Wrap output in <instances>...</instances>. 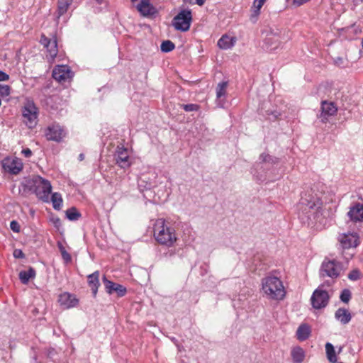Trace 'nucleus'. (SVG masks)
Listing matches in <instances>:
<instances>
[{
  "instance_id": "obj_18",
  "label": "nucleus",
  "mask_w": 363,
  "mask_h": 363,
  "mask_svg": "<svg viewBox=\"0 0 363 363\" xmlns=\"http://www.w3.org/2000/svg\"><path fill=\"white\" fill-rule=\"evenodd\" d=\"M58 301L64 308L74 307L78 303V299L69 293L65 292L59 296Z\"/></svg>"
},
{
  "instance_id": "obj_45",
  "label": "nucleus",
  "mask_w": 363,
  "mask_h": 363,
  "mask_svg": "<svg viewBox=\"0 0 363 363\" xmlns=\"http://www.w3.org/2000/svg\"><path fill=\"white\" fill-rule=\"evenodd\" d=\"M56 354L55 350L52 347H50L47 352V357L50 359H52Z\"/></svg>"
},
{
  "instance_id": "obj_3",
  "label": "nucleus",
  "mask_w": 363,
  "mask_h": 363,
  "mask_svg": "<svg viewBox=\"0 0 363 363\" xmlns=\"http://www.w3.org/2000/svg\"><path fill=\"white\" fill-rule=\"evenodd\" d=\"M320 204L319 194L315 193L313 188H311L301 193L298 208L310 219L311 211L319 208Z\"/></svg>"
},
{
  "instance_id": "obj_50",
  "label": "nucleus",
  "mask_w": 363,
  "mask_h": 363,
  "mask_svg": "<svg viewBox=\"0 0 363 363\" xmlns=\"http://www.w3.org/2000/svg\"><path fill=\"white\" fill-rule=\"evenodd\" d=\"M201 274L203 275L205 273H207L208 266L206 264H203V265L201 266Z\"/></svg>"
},
{
  "instance_id": "obj_16",
  "label": "nucleus",
  "mask_w": 363,
  "mask_h": 363,
  "mask_svg": "<svg viewBox=\"0 0 363 363\" xmlns=\"http://www.w3.org/2000/svg\"><path fill=\"white\" fill-rule=\"evenodd\" d=\"M347 215L350 220L354 223L363 221V204L359 202L354 203L350 207Z\"/></svg>"
},
{
  "instance_id": "obj_40",
  "label": "nucleus",
  "mask_w": 363,
  "mask_h": 363,
  "mask_svg": "<svg viewBox=\"0 0 363 363\" xmlns=\"http://www.w3.org/2000/svg\"><path fill=\"white\" fill-rule=\"evenodd\" d=\"M267 115L268 116L269 120L274 121L279 118L281 113L277 110H267Z\"/></svg>"
},
{
  "instance_id": "obj_52",
  "label": "nucleus",
  "mask_w": 363,
  "mask_h": 363,
  "mask_svg": "<svg viewBox=\"0 0 363 363\" xmlns=\"http://www.w3.org/2000/svg\"><path fill=\"white\" fill-rule=\"evenodd\" d=\"M335 64L336 65H340L342 62V58L341 57H337L336 60H335Z\"/></svg>"
},
{
  "instance_id": "obj_9",
  "label": "nucleus",
  "mask_w": 363,
  "mask_h": 363,
  "mask_svg": "<svg viewBox=\"0 0 363 363\" xmlns=\"http://www.w3.org/2000/svg\"><path fill=\"white\" fill-rule=\"evenodd\" d=\"M330 298L327 291L318 287L311 297V305L315 309L324 308L328 306Z\"/></svg>"
},
{
  "instance_id": "obj_19",
  "label": "nucleus",
  "mask_w": 363,
  "mask_h": 363,
  "mask_svg": "<svg viewBox=\"0 0 363 363\" xmlns=\"http://www.w3.org/2000/svg\"><path fill=\"white\" fill-rule=\"evenodd\" d=\"M228 82L223 81L218 84L216 86V98L217 104L219 107L223 108L225 106V98L226 96V89L228 86Z\"/></svg>"
},
{
  "instance_id": "obj_47",
  "label": "nucleus",
  "mask_w": 363,
  "mask_h": 363,
  "mask_svg": "<svg viewBox=\"0 0 363 363\" xmlns=\"http://www.w3.org/2000/svg\"><path fill=\"white\" fill-rule=\"evenodd\" d=\"M21 152L27 158L31 157L32 155V151L29 148L23 149Z\"/></svg>"
},
{
  "instance_id": "obj_41",
  "label": "nucleus",
  "mask_w": 363,
  "mask_h": 363,
  "mask_svg": "<svg viewBox=\"0 0 363 363\" xmlns=\"http://www.w3.org/2000/svg\"><path fill=\"white\" fill-rule=\"evenodd\" d=\"M10 228L15 233H18L20 231V225L16 220H13L11 221Z\"/></svg>"
},
{
  "instance_id": "obj_29",
  "label": "nucleus",
  "mask_w": 363,
  "mask_h": 363,
  "mask_svg": "<svg viewBox=\"0 0 363 363\" xmlns=\"http://www.w3.org/2000/svg\"><path fill=\"white\" fill-rule=\"evenodd\" d=\"M325 347L328 361L331 363H336L337 356L333 344H331L330 342H327Z\"/></svg>"
},
{
  "instance_id": "obj_31",
  "label": "nucleus",
  "mask_w": 363,
  "mask_h": 363,
  "mask_svg": "<svg viewBox=\"0 0 363 363\" xmlns=\"http://www.w3.org/2000/svg\"><path fill=\"white\" fill-rule=\"evenodd\" d=\"M65 213L67 218L71 221L77 220L82 216L81 213L75 207L67 209Z\"/></svg>"
},
{
  "instance_id": "obj_43",
  "label": "nucleus",
  "mask_w": 363,
  "mask_h": 363,
  "mask_svg": "<svg viewBox=\"0 0 363 363\" xmlns=\"http://www.w3.org/2000/svg\"><path fill=\"white\" fill-rule=\"evenodd\" d=\"M50 221L53 223L54 226L57 228H59L61 226V220L57 216H52L50 218Z\"/></svg>"
},
{
  "instance_id": "obj_30",
  "label": "nucleus",
  "mask_w": 363,
  "mask_h": 363,
  "mask_svg": "<svg viewBox=\"0 0 363 363\" xmlns=\"http://www.w3.org/2000/svg\"><path fill=\"white\" fill-rule=\"evenodd\" d=\"M51 201L55 210L59 211L61 209L63 200L60 193L55 192L51 196Z\"/></svg>"
},
{
  "instance_id": "obj_13",
  "label": "nucleus",
  "mask_w": 363,
  "mask_h": 363,
  "mask_svg": "<svg viewBox=\"0 0 363 363\" xmlns=\"http://www.w3.org/2000/svg\"><path fill=\"white\" fill-rule=\"evenodd\" d=\"M116 164L123 169H126L131 165L128 150L124 147H117L115 154Z\"/></svg>"
},
{
  "instance_id": "obj_20",
  "label": "nucleus",
  "mask_w": 363,
  "mask_h": 363,
  "mask_svg": "<svg viewBox=\"0 0 363 363\" xmlns=\"http://www.w3.org/2000/svg\"><path fill=\"white\" fill-rule=\"evenodd\" d=\"M99 275V272L96 271L94 273L87 276L88 285L91 288L94 297H96L98 289L100 286Z\"/></svg>"
},
{
  "instance_id": "obj_17",
  "label": "nucleus",
  "mask_w": 363,
  "mask_h": 363,
  "mask_svg": "<svg viewBox=\"0 0 363 363\" xmlns=\"http://www.w3.org/2000/svg\"><path fill=\"white\" fill-rule=\"evenodd\" d=\"M64 130L58 124H54L48 128L45 133L48 140L60 142L63 137Z\"/></svg>"
},
{
  "instance_id": "obj_27",
  "label": "nucleus",
  "mask_w": 363,
  "mask_h": 363,
  "mask_svg": "<svg viewBox=\"0 0 363 363\" xmlns=\"http://www.w3.org/2000/svg\"><path fill=\"white\" fill-rule=\"evenodd\" d=\"M293 363H302L305 358V352L301 347H294L291 352Z\"/></svg>"
},
{
  "instance_id": "obj_12",
  "label": "nucleus",
  "mask_w": 363,
  "mask_h": 363,
  "mask_svg": "<svg viewBox=\"0 0 363 363\" xmlns=\"http://www.w3.org/2000/svg\"><path fill=\"white\" fill-rule=\"evenodd\" d=\"M103 283L104 284L106 291L108 294L116 293L118 297H123L127 292V289L124 286L108 280L106 276L103 277Z\"/></svg>"
},
{
  "instance_id": "obj_37",
  "label": "nucleus",
  "mask_w": 363,
  "mask_h": 363,
  "mask_svg": "<svg viewBox=\"0 0 363 363\" xmlns=\"http://www.w3.org/2000/svg\"><path fill=\"white\" fill-rule=\"evenodd\" d=\"M181 107L186 112L196 111L199 109V106L196 104H182Z\"/></svg>"
},
{
  "instance_id": "obj_55",
  "label": "nucleus",
  "mask_w": 363,
  "mask_h": 363,
  "mask_svg": "<svg viewBox=\"0 0 363 363\" xmlns=\"http://www.w3.org/2000/svg\"><path fill=\"white\" fill-rule=\"evenodd\" d=\"M98 4H102L104 0H95Z\"/></svg>"
},
{
  "instance_id": "obj_53",
  "label": "nucleus",
  "mask_w": 363,
  "mask_h": 363,
  "mask_svg": "<svg viewBox=\"0 0 363 363\" xmlns=\"http://www.w3.org/2000/svg\"><path fill=\"white\" fill-rule=\"evenodd\" d=\"M205 2V0H196V3L199 5V6H202L203 5Z\"/></svg>"
},
{
  "instance_id": "obj_34",
  "label": "nucleus",
  "mask_w": 363,
  "mask_h": 363,
  "mask_svg": "<svg viewBox=\"0 0 363 363\" xmlns=\"http://www.w3.org/2000/svg\"><path fill=\"white\" fill-rule=\"evenodd\" d=\"M58 248L60 251L62 257L65 263H69L72 261V257L69 252H67L61 242L57 243Z\"/></svg>"
},
{
  "instance_id": "obj_57",
  "label": "nucleus",
  "mask_w": 363,
  "mask_h": 363,
  "mask_svg": "<svg viewBox=\"0 0 363 363\" xmlns=\"http://www.w3.org/2000/svg\"><path fill=\"white\" fill-rule=\"evenodd\" d=\"M184 1L189 3V4L192 3V0H184Z\"/></svg>"
},
{
  "instance_id": "obj_6",
  "label": "nucleus",
  "mask_w": 363,
  "mask_h": 363,
  "mask_svg": "<svg viewBox=\"0 0 363 363\" xmlns=\"http://www.w3.org/2000/svg\"><path fill=\"white\" fill-rule=\"evenodd\" d=\"M21 111L23 122L29 128H34L37 124L38 108L33 100L26 98Z\"/></svg>"
},
{
  "instance_id": "obj_23",
  "label": "nucleus",
  "mask_w": 363,
  "mask_h": 363,
  "mask_svg": "<svg viewBox=\"0 0 363 363\" xmlns=\"http://www.w3.org/2000/svg\"><path fill=\"white\" fill-rule=\"evenodd\" d=\"M335 318L342 325H346L350 322L352 315L347 309L339 308L335 313Z\"/></svg>"
},
{
  "instance_id": "obj_22",
  "label": "nucleus",
  "mask_w": 363,
  "mask_h": 363,
  "mask_svg": "<svg viewBox=\"0 0 363 363\" xmlns=\"http://www.w3.org/2000/svg\"><path fill=\"white\" fill-rule=\"evenodd\" d=\"M72 1L73 0H57V9L55 13L57 21L67 12L69 6L72 4Z\"/></svg>"
},
{
  "instance_id": "obj_46",
  "label": "nucleus",
  "mask_w": 363,
  "mask_h": 363,
  "mask_svg": "<svg viewBox=\"0 0 363 363\" xmlns=\"http://www.w3.org/2000/svg\"><path fill=\"white\" fill-rule=\"evenodd\" d=\"M9 79V75L6 72L0 70V81L4 82L7 81Z\"/></svg>"
},
{
  "instance_id": "obj_15",
  "label": "nucleus",
  "mask_w": 363,
  "mask_h": 363,
  "mask_svg": "<svg viewBox=\"0 0 363 363\" xmlns=\"http://www.w3.org/2000/svg\"><path fill=\"white\" fill-rule=\"evenodd\" d=\"M136 9L142 16L153 17L157 13V9L150 4L149 0H141Z\"/></svg>"
},
{
  "instance_id": "obj_56",
  "label": "nucleus",
  "mask_w": 363,
  "mask_h": 363,
  "mask_svg": "<svg viewBox=\"0 0 363 363\" xmlns=\"http://www.w3.org/2000/svg\"><path fill=\"white\" fill-rule=\"evenodd\" d=\"M354 1H356L357 4L363 2V0H354Z\"/></svg>"
},
{
  "instance_id": "obj_8",
  "label": "nucleus",
  "mask_w": 363,
  "mask_h": 363,
  "mask_svg": "<svg viewBox=\"0 0 363 363\" xmlns=\"http://www.w3.org/2000/svg\"><path fill=\"white\" fill-rule=\"evenodd\" d=\"M35 189V193L38 199L44 202L49 201L50 194L52 191V186L50 182L38 176L34 180Z\"/></svg>"
},
{
  "instance_id": "obj_48",
  "label": "nucleus",
  "mask_w": 363,
  "mask_h": 363,
  "mask_svg": "<svg viewBox=\"0 0 363 363\" xmlns=\"http://www.w3.org/2000/svg\"><path fill=\"white\" fill-rule=\"evenodd\" d=\"M31 350L33 352V354L32 356V359L34 360L35 362L38 363V355L35 350L34 347L31 348Z\"/></svg>"
},
{
  "instance_id": "obj_21",
  "label": "nucleus",
  "mask_w": 363,
  "mask_h": 363,
  "mask_svg": "<svg viewBox=\"0 0 363 363\" xmlns=\"http://www.w3.org/2000/svg\"><path fill=\"white\" fill-rule=\"evenodd\" d=\"M337 111V107L332 102H328L326 101H322L321 103V116L322 121L327 119L328 116H333Z\"/></svg>"
},
{
  "instance_id": "obj_28",
  "label": "nucleus",
  "mask_w": 363,
  "mask_h": 363,
  "mask_svg": "<svg viewBox=\"0 0 363 363\" xmlns=\"http://www.w3.org/2000/svg\"><path fill=\"white\" fill-rule=\"evenodd\" d=\"M357 238V233H355L354 235H352V238H350L348 235H345L341 240V242L345 248L357 247L358 245Z\"/></svg>"
},
{
  "instance_id": "obj_49",
  "label": "nucleus",
  "mask_w": 363,
  "mask_h": 363,
  "mask_svg": "<svg viewBox=\"0 0 363 363\" xmlns=\"http://www.w3.org/2000/svg\"><path fill=\"white\" fill-rule=\"evenodd\" d=\"M308 1L309 0H294V3L297 4L298 6H300Z\"/></svg>"
},
{
  "instance_id": "obj_7",
  "label": "nucleus",
  "mask_w": 363,
  "mask_h": 363,
  "mask_svg": "<svg viewBox=\"0 0 363 363\" xmlns=\"http://www.w3.org/2000/svg\"><path fill=\"white\" fill-rule=\"evenodd\" d=\"M191 21L192 15L191 10H182L174 17L172 25L177 30L185 32L189 30Z\"/></svg>"
},
{
  "instance_id": "obj_51",
  "label": "nucleus",
  "mask_w": 363,
  "mask_h": 363,
  "mask_svg": "<svg viewBox=\"0 0 363 363\" xmlns=\"http://www.w3.org/2000/svg\"><path fill=\"white\" fill-rule=\"evenodd\" d=\"M330 285H331V284H330V281H325L323 284H321L318 287H320V289H323V287L325 286H330Z\"/></svg>"
},
{
  "instance_id": "obj_11",
  "label": "nucleus",
  "mask_w": 363,
  "mask_h": 363,
  "mask_svg": "<svg viewBox=\"0 0 363 363\" xmlns=\"http://www.w3.org/2000/svg\"><path fill=\"white\" fill-rule=\"evenodd\" d=\"M74 73L67 65H57L52 71V77L59 82H64L71 79Z\"/></svg>"
},
{
  "instance_id": "obj_24",
  "label": "nucleus",
  "mask_w": 363,
  "mask_h": 363,
  "mask_svg": "<svg viewBox=\"0 0 363 363\" xmlns=\"http://www.w3.org/2000/svg\"><path fill=\"white\" fill-rule=\"evenodd\" d=\"M236 42L235 37H230L226 34L222 35V37L218 41V46L223 50H228L233 48Z\"/></svg>"
},
{
  "instance_id": "obj_44",
  "label": "nucleus",
  "mask_w": 363,
  "mask_h": 363,
  "mask_svg": "<svg viewBox=\"0 0 363 363\" xmlns=\"http://www.w3.org/2000/svg\"><path fill=\"white\" fill-rule=\"evenodd\" d=\"M52 39H50L43 35L41 38L40 43L44 45V47L49 48V44L52 41Z\"/></svg>"
},
{
  "instance_id": "obj_54",
  "label": "nucleus",
  "mask_w": 363,
  "mask_h": 363,
  "mask_svg": "<svg viewBox=\"0 0 363 363\" xmlns=\"http://www.w3.org/2000/svg\"><path fill=\"white\" fill-rule=\"evenodd\" d=\"M78 159H79V161H82V160H84V155L83 153H80V154L79 155V157H78Z\"/></svg>"
},
{
  "instance_id": "obj_4",
  "label": "nucleus",
  "mask_w": 363,
  "mask_h": 363,
  "mask_svg": "<svg viewBox=\"0 0 363 363\" xmlns=\"http://www.w3.org/2000/svg\"><path fill=\"white\" fill-rule=\"evenodd\" d=\"M262 290L268 298L282 300L285 296L282 281L276 277H267L262 281Z\"/></svg>"
},
{
  "instance_id": "obj_25",
  "label": "nucleus",
  "mask_w": 363,
  "mask_h": 363,
  "mask_svg": "<svg viewBox=\"0 0 363 363\" xmlns=\"http://www.w3.org/2000/svg\"><path fill=\"white\" fill-rule=\"evenodd\" d=\"M311 333L310 326L306 323H302L296 330V337L299 341H305L310 337Z\"/></svg>"
},
{
  "instance_id": "obj_36",
  "label": "nucleus",
  "mask_w": 363,
  "mask_h": 363,
  "mask_svg": "<svg viewBox=\"0 0 363 363\" xmlns=\"http://www.w3.org/2000/svg\"><path fill=\"white\" fill-rule=\"evenodd\" d=\"M351 298L352 293L349 289H345L341 291L340 295V299L343 303H347L350 301Z\"/></svg>"
},
{
  "instance_id": "obj_35",
  "label": "nucleus",
  "mask_w": 363,
  "mask_h": 363,
  "mask_svg": "<svg viewBox=\"0 0 363 363\" xmlns=\"http://www.w3.org/2000/svg\"><path fill=\"white\" fill-rule=\"evenodd\" d=\"M51 57H55L57 54V43L55 39H52L49 44V48H46Z\"/></svg>"
},
{
  "instance_id": "obj_1",
  "label": "nucleus",
  "mask_w": 363,
  "mask_h": 363,
  "mask_svg": "<svg viewBox=\"0 0 363 363\" xmlns=\"http://www.w3.org/2000/svg\"><path fill=\"white\" fill-rule=\"evenodd\" d=\"M279 163V158L268 153L263 152L259 155L258 160L253 164L251 173L259 182L267 179H277V167Z\"/></svg>"
},
{
  "instance_id": "obj_33",
  "label": "nucleus",
  "mask_w": 363,
  "mask_h": 363,
  "mask_svg": "<svg viewBox=\"0 0 363 363\" xmlns=\"http://www.w3.org/2000/svg\"><path fill=\"white\" fill-rule=\"evenodd\" d=\"M175 48V45L169 40L162 42L160 49L162 52H169Z\"/></svg>"
},
{
  "instance_id": "obj_39",
  "label": "nucleus",
  "mask_w": 363,
  "mask_h": 363,
  "mask_svg": "<svg viewBox=\"0 0 363 363\" xmlns=\"http://www.w3.org/2000/svg\"><path fill=\"white\" fill-rule=\"evenodd\" d=\"M360 272L357 269L352 270L347 275V277L351 281H357L360 279Z\"/></svg>"
},
{
  "instance_id": "obj_38",
  "label": "nucleus",
  "mask_w": 363,
  "mask_h": 363,
  "mask_svg": "<svg viewBox=\"0 0 363 363\" xmlns=\"http://www.w3.org/2000/svg\"><path fill=\"white\" fill-rule=\"evenodd\" d=\"M11 94V87L9 85L0 84V96L1 97L9 96Z\"/></svg>"
},
{
  "instance_id": "obj_14",
  "label": "nucleus",
  "mask_w": 363,
  "mask_h": 363,
  "mask_svg": "<svg viewBox=\"0 0 363 363\" xmlns=\"http://www.w3.org/2000/svg\"><path fill=\"white\" fill-rule=\"evenodd\" d=\"M264 43L266 49L269 51L277 49L281 43V37L279 30L276 29L270 31V33L267 35Z\"/></svg>"
},
{
  "instance_id": "obj_32",
  "label": "nucleus",
  "mask_w": 363,
  "mask_h": 363,
  "mask_svg": "<svg viewBox=\"0 0 363 363\" xmlns=\"http://www.w3.org/2000/svg\"><path fill=\"white\" fill-rule=\"evenodd\" d=\"M265 0H255L253 3V10L252 13L251 15V19L253 18H257L259 14L260 9L264 4Z\"/></svg>"
},
{
  "instance_id": "obj_42",
  "label": "nucleus",
  "mask_w": 363,
  "mask_h": 363,
  "mask_svg": "<svg viewBox=\"0 0 363 363\" xmlns=\"http://www.w3.org/2000/svg\"><path fill=\"white\" fill-rule=\"evenodd\" d=\"M13 255L16 259L25 258V255L23 251L20 249H15L13 252Z\"/></svg>"
},
{
  "instance_id": "obj_2",
  "label": "nucleus",
  "mask_w": 363,
  "mask_h": 363,
  "mask_svg": "<svg viewBox=\"0 0 363 363\" xmlns=\"http://www.w3.org/2000/svg\"><path fill=\"white\" fill-rule=\"evenodd\" d=\"M154 237L159 243L168 247L177 240L174 228L162 218L157 220L154 225Z\"/></svg>"
},
{
  "instance_id": "obj_10",
  "label": "nucleus",
  "mask_w": 363,
  "mask_h": 363,
  "mask_svg": "<svg viewBox=\"0 0 363 363\" xmlns=\"http://www.w3.org/2000/svg\"><path fill=\"white\" fill-rule=\"evenodd\" d=\"M2 167L5 172L13 175H17L22 171L23 164L21 160L18 157H6L2 161Z\"/></svg>"
},
{
  "instance_id": "obj_26",
  "label": "nucleus",
  "mask_w": 363,
  "mask_h": 363,
  "mask_svg": "<svg viewBox=\"0 0 363 363\" xmlns=\"http://www.w3.org/2000/svg\"><path fill=\"white\" fill-rule=\"evenodd\" d=\"M35 270L33 267H29L28 270H23L19 272L18 277L21 282L23 284L28 283L30 279L35 277Z\"/></svg>"
},
{
  "instance_id": "obj_5",
  "label": "nucleus",
  "mask_w": 363,
  "mask_h": 363,
  "mask_svg": "<svg viewBox=\"0 0 363 363\" xmlns=\"http://www.w3.org/2000/svg\"><path fill=\"white\" fill-rule=\"evenodd\" d=\"M344 270L345 268L342 262L335 259L325 258L321 264L319 275L323 278L328 277L331 279H337Z\"/></svg>"
}]
</instances>
